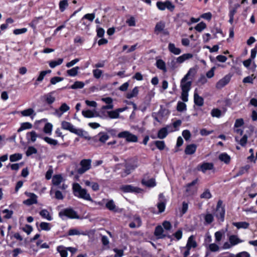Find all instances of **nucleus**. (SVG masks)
Here are the masks:
<instances>
[{
	"label": "nucleus",
	"instance_id": "1",
	"mask_svg": "<svg viewBox=\"0 0 257 257\" xmlns=\"http://www.w3.org/2000/svg\"><path fill=\"white\" fill-rule=\"evenodd\" d=\"M195 73V69L190 68L181 80L180 87L182 90L181 98L184 102H187L188 100V92L191 89L192 85L191 80Z\"/></svg>",
	"mask_w": 257,
	"mask_h": 257
},
{
	"label": "nucleus",
	"instance_id": "2",
	"mask_svg": "<svg viewBox=\"0 0 257 257\" xmlns=\"http://www.w3.org/2000/svg\"><path fill=\"white\" fill-rule=\"evenodd\" d=\"M72 190L75 196L85 200L93 202L90 195L87 192L86 189L82 188L79 184L77 183H73ZM106 200L104 199L102 200V202L94 201V203L95 205H102L106 202Z\"/></svg>",
	"mask_w": 257,
	"mask_h": 257
},
{
	"label": "nucleus",
	"instance_id": "3",
	"mask_svg": "<svg viewBox=\"0 0 257 257\" xmlns=\"http://www.w3.org/2000/svg\"><path fill=\"white\" fill-rule=\"evenodd\" d=\"M61 127L63 130L69 131L71 133H74L78 136L84 137L86 139H90L89 137L85 136V135H87V133L86 132L84 131L82 129H77L75 128L74 125L69 122L66 121H62Z\"/></svg>",
	"mask_w": 257,
	"mask_h": 257
},
{
	"label": "nucleus",
	"instance_id": "4",
	"mask_svg": "<svg viewBox=\"0 0 257 257\" xmlns=\"http://www.w3.org/2000/svg\"><path fill=\"white\" fill-rule=\"evenodd\" d=\"M117 137L124 139L127 142L129 143H136L138 141V137L127 131L119 133L117 134Z\"/></svg>",
	"mask_w": 257,
	"mask_h": 257
},
{
	"label": "nucleus",
	"instance_id": "5",
	"mask_svg": "<svg viewBox=\"0 0 257 257\" xmlns=\"http://www.w3.org/2000/svg\"><path fill=\"white\" fill-rule=\"evenodd\" d=\"M59 216L62 219H64V217H67L71 219H79V216L77 212L72 208H66L61 210L59 213Z\"/></svg>",
	"mask_w": 257,
	"mask_h": 257
},
{
	"label": "nucleus",
	"instance_id": "6",
	"mask_svg": "<svg viewBox=\"0 0 257 257\" xmlns=\"http://www.w3.org/2000/svg\"><path fill=\"white\" fill-rule=\"evenodd\" d=\"M80 168L77 172L79 174H82L91 168V160L90 159H83L80 162Z\"/></svg>",
	"mask_w": 257,
	"mask_h": 257
},
{
	"label": "nucleus",
	"instance_id": "7",
	"mask_svg": "<svg viewBox=\"0 0 257 257\" xmlns=\"http://www.w3.org/2000/svg\"><path fill=\"white\" fill-rule=\"evenodd\" d=\"M156 5L158 9L161 11H164L166 9H167L172 12L175 9V6L170 1L158 2Z\"/></svg>",
	"mask_w": 257,
	"mask_h": 257
},
{
	"label": "nucleus",
	"instance_id": "8",
	"mask_svg": "<svg viewBox=\"0 0 257 257\" xmlns=\"http://www.w3.org/2000/svg\"><path fill=\"white\" fill-rule=\"evenodd\" d=\"M225 215V209L223 206H222V202L219 200L217 205L216 212H215V216L218 219H220L221 221L224 220Z\"/></svg>",
	"mask_w": 257,
	"mask_h": 257
},
{
	"label": "nucleus",
	"instance_id": "9",
	"mask_svg": "<svg viewBox=\"0 0 257 257\" xmlns=\"http://www.w3.org/2000/svg\"><path fill=\"white\" fill-rule=\"evenodd\" d=\"M25 194L29 198L23 201L24 204L29 206L37 203V196L35 194L30 192H25Z\"/></svg>",
	"mask_w": 257,
	"mask_h": 257
},
{
	"label": "nucleus",
	"instance_id": "10",
	"mask_svg": "<svg viewBox=\"0 0 257 257\" xmlns=\"http://www.w3.org/2000/svg\"><path fill=\"white\" fill-rule=\"evenodd\" d=\"M166 202L167 200L163 194H160L159 195V202L157 204V207L160 213L164 211Z\"/></svg>",
	"mask_w": 257,
	"mask_h": 257
},
{
	"label": "nucleus",
	"instance_id": "11",
	"mask_svg": "<svg viewBox=\"0 0 257 257\" xmlns=\"http://www.w3.org/2000/svg\"><path fill=\"white\" fill-rule=\"evenodd\" d=\"M127 107H122L116 109L114 110L107 111L108 117L110 119L118 118L120 117L119 113L125 111Z\"/></svg>",
	"mask_w": 257,
	"mask_h": 257
},
{
	"label": "nucleus",
	"instance_id": "12",
	"mask_svg": "<svg viewBox=\"0 0 257 257\" xmlns=\"http://www.w3.org/2000/svg\"><path fill=\"white\" fill-rule=\"evenodd\" d=\"M198 181V179H196L192 182L187 185L186 192L187 195H192L196 192V187H194V186L197 183Z\"/></svg>",
	"mask_w": 257,
	"mask_h": 257
},
{
	"label": "nucleus",
	"instance_id": "13",
	"mask_svg": "<svg viewBox=\"0 0 257 257\" xmlns=\"http://www.w3.org/2000/svg\"><path fill=\"white\" fill-rule=\"evenodd\" d=\"M120 189L124 193H140L142 191L140 188L130 185H123L121 187Z\"/></svg>",
	"mask_w": 257,
	"mask_h": 257
},
{
	"label": "nucleus",
	"instance_id": "14",
	"mask_svg": "<svg viewBox=\"0 0 257 257\" xmlns=\"http://www.w3.org/2000/svg\"><path fill=\"white\" fill-rule=\"evenodd\" d=\"M70 109V107L65 103L61 104L58 109L55 110L54 114L59 117L62 116L63 114Z\"/></svg>",
	"mask_w": 257,
	"mask_h": 257
},
{
	"label": "nucleus",
	"instance_id": "15",
	"mask_svg": "<svg viewBox=\"0 0 257 257\" xmlns=\"http://www.w3.org/2000/svg\"><path fill=\"white\" fill-rule=\"evenodd\" d=\"M230 78L231 76L229 75H225L216 83V87L217 89H221L229 83Z\"/></svg>",
	"mask_w": 257,
	"mask_h": 257
},
{
	"label": "nucleus",
	"instance_id": "16",
	"mask_svg": "<svg viewBox=\"0 0 257 257\" xmlns=\"http://www.w3.org/2000/svg\"><path fill=\"white\" fill-rule=\"evenodd\" d=\"M173 131V130L170 126L163 127L159 131L158 133V138L160 139H164L167 136L168 132H171Z\"/></svg>",
	"mask_w": 257,
	"mask_h": 257
},
{
	"label": "nucleus",
	"instance_id": "17",
	"mask_svg": "<svg viewBox=\"0 0 257 257\" xmlns=\"http://www.w3.org/2000/svg\"><path fill=\"white\" fill-rule=\"evenodd\" d=\"M105 206L111 211L115 212H119V209L116 207L113 200H106L105 202Z\"/></svg>",
	"mask_w": 257,
	"mask_h": 257
},
{
	"label": "nucleus",
	"instance_id": "18",
	"mask_svg": "<svg viewBox=\"0 0 257 257\" xmlns=\"http://www.w3.org/2000/svg\"><path fill=\"white\" fill-rule=\"evenodd\" d=\"M65 179L60 174L55 175L52 177V184L54 186H58L60 185L62 183L64 182Z\"/></svg>",
	"mask_w": 257,
	"mask_h": 257
},
{
	"label": "nucleus",
	"instance_id": "19",
	"mask_svg": "<svg viewBox=\"0 0 257 257\" xmlns=\"http://www.w3.org/2000/svg\"><path fill=\"white\" fill-rule=\"evenodd\" d=\"M109 139V136L105 133H100L93 138L94 140H98L102 143H104Z\"/></svg>",
	"mask_w": 257,
	"mask_h": 257
},
{
	"label": "nucleus",
	"instance_id": "20",
	"mask_svg": "<svg viewBox=\"0 0 257 257\" xmlns=\"http://www.w3.org/2000/svg\"><path fill=\"white\" fill-rule=\"evenodd\" d=\"M164 232V230L163 227L161 225H158L155 228L154 234L157 238H163L166 236Z\"/></svg>",
	"mask_w": 257,
	"mask_h": 257
},
{
	"label": "nucleus",
	"instance_id": "21",
	"mask_svg": "<svg viewBox=\"0 0 257 257\" xmlns=\"http://www.w3.org/2000/svg\"><path fill=\"white\" fill-rule=\"evenodd\" d=\"M54 93L55 91H52L45 94L44 96L46 102L48 104H51L55 102L56 98L54 96Z\"/></svg>",
	"mask_w": 257,
	"mask_h": 257
},
{
	"label": "nucleus",
	"instance_id": "22",
	"mask_svg": "<svg viewBox=\"0 0 257 257\" xmlns=\"http://www.w3.org/2000/svg\"><path fill=\"white\" fill-rule=\"evenodd\" d=\"M193 57V55L190 53L184 54L178 57L176 59V62L179 64L183 63L185 61L191 59Z\"/></svg>",
	"mask_w": 257,
	"mask_h": 257
},
{
	"label": "nucleus",
	"instance_id": "23",
	"mask_svg": "<svg viewBox=\"0 0 257 257\" xmlns=\"http://www.w3.org/2000/svg\"><path fill=\"white\" fill-rule=\"evenodd\" d=\"M214 165L212 163H203L200 165V170L203 173L207 170L213 169Z\"/></svg>",
	"mask_w": 257,
	"mask_h": 257
},
{
	"label": "nucleus",
	"instance_id": "24",
	"mask_svg": "<svg viewBox=\"0 0 257 257\" xmlns=\"http://www.w3.org/2000/svg\"><path fill=\"white\" fill-rule=\"evenodd\" d=\"M0 213L4 214V219H10L12 217V216L14 214V211L8 209H1L0 208Z\"/></svg>",
	"mask_w": 257,
	"mask_h": 257
},
{
	"label": "nucleus",
	"instance_id": "25",
	"mask_svg": "<svg viewBox=\"0 0 257 257\" xmlns=\"http://www.w3.org/2000/svg\"><path fill=\"white\" fill-rule=\"evenodd\" d=\"M20 113L23 116H31L32 118L36 115L34 110L31 108L22 110Z\"/></svg>",
	"mask_w": 257,
	"mask_h": 257
},
{
	"label": "nucleus",
	"instance_id": "26",
	"mask_svg": "<svg viewBox=\"0 0 257 257\" xmlns=\"http://www.w3.org/2000/svg\"><path fill=\"white\" fill-rule=\"evenodd\" d=\"M142 184L148 187H154L156 185L155 179L151 178L150 179H146L144 178L142 180Z\"/></svg>",
	"mask_w": 257,
	"mask_h": 257
},
{
	"label": "nucleus",
	"instance_id": "27",
	"mask_svg": "<svg viewBox=\"0 0 257 257\" xmlns=\"http://www.w3.org/2000/svg\"><path fill=\"white\" fill-rule=\"evenodd\" d=\"M229 241L233 246L236 245L238 243H241L243 241L239 238L237 235H231L228 238Z\"/></svg>",
	"mask_w": 257,
	"mask_h": 257
},
{
	"label": "nucleus",
	"instance_id": "28",
	"mask_svg": "<svg viewBox=\"0 0 257 257\" xmlns=\"http://www.w3.org/2000/svg\"><path fill=\"white\" fill-rule=\"evenodd\" d=\"M196 149L197 146L195 144H190L187 145L185 150V153L187 155L193 154L196 152Z\"/></svg>",
	"mask_w": 257,
	"mask_h": 257
},
{
	"label": "nucleus",
	"instance_id": "29",
	"mask_svg": "<svg viewBox=\"0 0 257 257\" xmlns=\"http://www.w3.org/2000/svg\"><path fill=\"white\" fill-rule=\"evenodd\" d=\"M185 246L190 249L192 247L195 248L197 246V243L195 240L194 236L191 235L188 238L187 244Z\"/></svg>",
	"mask_w": 257,
	"mask_h": 257
},
{
	"label": "nucleus",
	"instance_id": "30",
	"mask_svg": "<svg viewBox=\"0 0 257 257\" xmlns=\"http://www.w3.org/2000/svg\"><path fill=\"white\" fill-rule=\"evenodd\" d=\"M169 50L175 55H179L181 53V50L180 48H177L175 44L173 43H169L168 45Z\"/></svg>",
	"mask_w": 257,
	"mask_h": 257
},
{
	"label": "nucleus",
	"instance_id": "31",
	"mask_svg": "<svg viewBox=\"0 0 257 257\" xmlns=\"http://www.w3.org/2000/svg\"><path fill=\"white\" fill-rule=\"evenodd\" d=\"M82 115L86 118H92L97 116L96 111L95 110H91L89 109L86 110H83L82 111Z\"/></svg>",
	"mask_w": 257,
	"mask_h": 257
},
{
	"label": "nucleus",
	"instance_id": "32",
	"mask_svg": "<svg viewBox=\"0 0 257 257\" xmlns=\"http://www.w3.org/2000/svg\"><path fill=\"white\" fill-rule=\"evenodd\" d=\"M39 214L42 218L46 219L48 221H51L53 219L52 216L47 209H42L40 211Z\"/></svg>",
	"mask_w": 257,
	"mask_h": 257
},
{
	"label": "nucleus",
	"instance_id": "33",
	"mask_svg": "<svg viewBox=\"0 0 257 257\" xmlns=\"http://www.w3.org/2000/svg\"><path fill=\"white\" fill-rule=\"evenodd\" d=\"M194 103L198 106H201L203 104V99L202 97L200 96L198 93L196 92L194 94Z\"/></svg>",
	"mask_w": 257,
	"mask_h": 257
},
{
	"label": "nucleus",
	"instance_id": "34",
	"mask_svg": "<svg viewBox=\"0 0 257 257\" xmlns=\"http://www.w3.org/2000/svg\"><path fill=\"white\" fill-rule=\"evenodd\" d=\"M232 224L237 229L243 228L246 229L249 227V224L245 221L233 222Z\"/></svg>",
	"mask_w": 257,
	"mask_h": 257
},
{
	"label": "nucleus",
	"instance_id": "35",
	"mask_svg": "<svg viewBox=\"0 0 257 257\" xmlns=\"http://www.w3.org/2000/svg\"><path fill=\"white\" fill-rule=\"evenodd\" d=\"M38 135L35 131H31L27 134V138L28 141H31L33 143L36 141Z\"/></svg>",
	"mask_w": 257,
	"mask_h": 257
},
{
	"label": "nucleus",
	"instance_id": "36",
	"mask_svg": "<svg viewBox=\"0 0 257 257\" xmlns=\"http://www.w3.org/2000/svg\"><path fill=\"white\" fill-rule=\"evenodd\" d=\"M202 216L205 220V224H210L214 220V216L211 213H207L206 214H202Z\"/></svg>",
	"mask_w": 257,
	"mask_h": 257
},
{
	"label": "nucleus",
	"instance_id": "37",
	"mask_svg": "<svg viewBox=\"0 0 257 257\" xmlns=\"http://www.w3.org/2000/svg\"><path fill=\"white\" fill-rule=\"evenodd\" d=\"M218 158L221 161L223 162L224 163L227 164L229 163L230 161V156L226 153L220 154L219 155Z\"/></svg>",
	"mask_w": 257,
	"mask_h": 257
},
{
	"label": "nucleus",
	"instance_id": "38",
	"mask_svg": "<svg viewBox=\"0 0 257 257\" xmlns=\"http://www.w3.org/2000/svg\"><path fill=\"white\" fill-rule=\"evenodd\" d=\"M165 27V23L163 21H160L157 23L155 28V32L156 33L158 34L161 32Z\"/></svg>",
	"mask_w": 257,
	"mask_h": 257
},
{
	"label": "nucleus",
	"instance_id": "39",
	"mask_svg": "<svg viewBox=\"0 0 257 257\" xmlns=\"http://www.w3.org/2000/svg\"><path fill=\"white\" fill-rule=\"evenodd\" d=\"M139 93V87L136 86L131 92L126 94V97L128 99H131L133 97H136Z\"/></svg>",
	"mask_w": 257,
	"mask_h": 257
},
{
	"label": "nucleus",
	"instance_id": "40",
	"mask_svg": "<svg viewBox=\"0 0 257 257\" xmlns=\"http://www.w3.org/2000/svg\"><path fill=\"white\" fill-rule=\"evenodd\" d=\"M57 250L60 253L61 257H67V247L63 246H58L57 247Z\"/></svg>",
	"mask_w": 257,
	"mask_h": 257
},
{
	"label": "nucleus",
	"instance_id": "41",
	"mask_svg": "<svg viewBox=\"0 0 257 257\" xmlns=\"http://www.w3.org/2000/svg\"><path fill=\"white\" fill-rule=\"evenodd\" d=\"M206 248L211 252H217L220 250L219 245L215 243L209 244L206 246Z\"/></svg>",
	"mask_w": 257,
	"mask_h": 257
},
{
	"label": "nucleus",
	"instance_id": "42",
	"mask_svg": "<svg viewBox=\"0 0 257 257\" xmlns=\"http://www.w3.org/2000/svg\"><path fill=\"white\" fill-rule=\"evenodd\" d=\"M156 66L158 68L163 70L164 72L167 71L166 64L163 60H158L156 62Z\"/></svg>",
	"mask_w": 257,
	"mask_h": 257
},
{
	"label": "nucleus",
	"instance_id": "43",
	"mask_svg": "<svg viewBox=\"0 0 257 257\" xmlns=\"http://www.w3.org/2000/svg\"><path fill=\"white\" fill-rule=\"evenodd\" d=\"M68 7V2L67 0H62L59 3V10L61 12H63Z\"/></svg>",
	"mask_w": 257,
	"mask_h": 257
},
{
	"label": "nucleus",
	"instance_id": "44",
	"mask_svg": "<svg viewBox=\"0 0 257 257\" xmlns=\"http://www.w3.org/2000/svg\"><path fill=\"white\" fill-rule=\"evenodd\" d=\"M22 159V154L20 153H15L10 155V160L11 162H14L19 161Z\"/></svg>",
	"mask_w": 257,
	"mask_h": 257
},
{
	"label": "nucleus",
	"instance_id": "45",
	"mask_svg": "<svg viewBox=\"0 0 257 257\" xmlns=\"http://www.w3.org/2000/svg\"><path fill=\"white\" fill-rule=\"evenodd\" d=\"M79 70V67L78 66H76V67H74L71 69L68 70L67 71V73L69 76L74 77L77 75Z\"/></svg>",
	"mask_w": 257,
	"mask_h": 257
},
{
	"label": "nucleus",
	"instance_id": "46",
	"mask_svg": "<svg viewBox=\"0 0 257 257\" xmlns=\"http://www.w3.org/2000/svg\"><path fill=\"white\" fill-rule=\"evenodd\" d=\"M69 235H85L83 232L80 231L78 229L72 228L70 229L68 232Z\"/></svg>",
	"mask_w": 257,
	"mask_h": 257
},
{
	"label": "nucleus",
	"instance_id": "47",
	"mask_svg": "<svg viewBox=\"0 0 257 257\" xmlns=\"http://www.w3.org/2000/svg\"><path fill=\"white\" fill-rule=\"evenodd\" d=\"M32 127V124L28 122H23L21 124L20 127L18 130V132H20L25 130L30 129Z\"/></svg>",
	"mask_w": 257,
	"mask_h": 257
},
{
	"label": "nucleus",
	"instance_id": "48",
	"mask_svg": "<svg viewBox=\"0 0 257 257\" xmlns=\"http://www.w3.org/2000/svg\"><path fill=\"white\" fill-rule=\"evenodd\" d=\"M235 140L236 142H238L241 146L244 147L245 146L247 140V136L246 135H244L242 138L239 140V139L237 137H235Z\"/></svg>",
	"mask_w": 257,
	"mask_h": 257
},
{
	"label": "nucleus",
	"instance_id": "49",
	"mask_svg": "<svg viewBox=\"0 0 257 257\" xmlns=\"http://www.w3.org/2000/svg\"><path fill=\"white\" fill-rule=\"evenodd\" d=\"M63 62V59L59 58L57 60L51 61L49 62V64L51 68H54L58 65H61Z\"/></svg>",
	"mask_w": 257,
	"mask_h": 257
},
{
	"label": "nucleus",
	"instance_id": "50",
	"mask_svg": "<svg viewBox=\"0 0 257 257\" xmlns=\"http://www.w3.org/2000/svg\"><path fill=\"white\" fill-rule=\"evenodd\" d=\"M84 86V83L81 81H76L74 83L70 86V88L73 89H81Z\"/></svg>",
	"mask_w": 257,
	"mask_h": 257
},
{
	"label": "nucleus",
	"instance_id": "51",
	"mask_svg": "<svg viewBox=\"0 0 257 257\" xmlns=\"http://www.w3.org/2000/svg\"><path fill=\"white\" fill-rule=\"evenodd\" d=\"M53 128V125L49 122H47L45 124L43 131L45 133L47 134H51L52 133Z\"/></svg>",
	"mask_w": 257,
	"mask_h": 257
},
{
	"label": "nucleus",
	"instance_id": "52",
	"mask_svg": "<svg viewBox=\"0 0 257 257\" xmlns=\"http://www.w3.org/2000/svg\"><path fill=\"white\" fill-rule=\"evenodd\" d=\"M51 72V70H46V71H41L38 76V77L37 79V81L39 82L42 81L44 77L46 76V74H49Z\"/></svg>",
	"mask_w": 257,
	"mask_h": 257
},
{
	"label": "nucleus",
	"instance_id": "53",
	"mask_svg": "<svg viewBox=\"0 0 257 257\" xmlns=\"http://www.w3.org/2000/svg\"><path fill=\"white\" fill-rule=\"evenodd\" d=\"M206 28V25L205 23L201 22L200 23L198 24L195 27V29L199 32H201L203 30H204Z\"/></svg>",
	"mask_w": 257,
	"mask_h": 257
},
{
	"label": "nucleus",
	"instance_id": "54",
	"mask_svg": "<svg viewBox=\"0 0 257 257\" xmlns=\"http://www.w3.org/2000/svg\"><path fill=\"white\" fill-rule=\"evenodd\" d=\"M40 227L41 230L49 231L51 229V225L49 223L42 222L40 224Z\"/></svg>",
	"mask_w": 257,
	"mask_h": 257
},
{
	"label": "nucleus",
	"instance_id": "55",
	"mask_svg": "<svg viewBox=\"0 0 257 257\" xmlns=\"http://www.w3.org/2000/svg\"><path fill=\"white\" fill-rule=\"evenodd\" d=\"M44 141L47 142L48 144L52 146H56L58 144V141L56 140L53 139L52 138L46 137L43 138Z\"/></svg>",
	"mask_w": 257,
	"mask_h": 257
},
{
	"label": "nucleus",
	"instance_id": "56",
	"mask_svg": "<svg viewBox=\"0 0 257 257\" xmlns=\"http://www.w3.org/2000/svg\"><path fill=\"white\" fill-rule=\"evenodd\" d=\"M95 17V15L94 13L87 14L82 17L81 19V21H84V19H87L90 22H92L94 20Z\"/></svg>",
	"mask_w": 257,
	"mask_h": 257
},
{
	"label": "nucleus",
	"instance_id": "57",
	"mask_svg": "<svg viewBox=\"0 0 257 257\" xmlns=\"http://www.w3.org/2000/svg\"><path fill=\"white\" fill-rule=\"evenodd\" d=\"M177 109L179 111H183L186 110V104L181 101H179L177 106Z\"/></svg>",
	"mask_w": 257,
	"mask_h": 257
},
{
	"label": "nucleus",
	"instance_id": "58",
	"mask_svg": "<svg viewBox=\"0 0 257 257\" xmlns=\"http://www.w3.org/2000/svg\"><path fill=\"white\" fill-rule=\"evenodd\" d=\"M37 153V150L33 147H29L26 152V155L27 156H31L33 154H35Z\"/></svg>",
	"mask_w": 257,
	"mask_h": 257
},
{
	"label": "nucleus",
	"instance_id": "59",
	"mask_svg": "<svg viewBox=\"0 0 257 257\" xmlns=\"http://www.w3.org/2000/svg\"><path fill=\"white\" fill-rule=\"evenodd\" d=\"M92 73H93V76L95 78L99 79L102 74V71L100 69H94L92 71Z\"/></svg>",
	"mask_w": 257,
	"mask_h": 257
},
{
	"label": "nucleus",
	"instance_id": "60",
	"mask_svg": "<svg viewBox=\"0 0 257 257\" xmlns=\"http://www.w3.org/2000/svg\"><path fill=\"white\" fill-rule=\"evenodd\" d=\"M255 76L252 74L251 76H247L243 78V82L244 83H252L253 80L255 79Z\"/></svg>",
	"mask_w": 257,
	"mask_h": 257
},
{
	"label": "nucleus",
	"instance_id": "61",
	"mask_svg": "<svg viewBox=\"0 0 257 257\" xmlns=\"http://www.w3.org/2000/svg\"><path fill=\"white\" fill-rule=\"evenodd\" d=\"M162 226L166 231H169L172 228V225L170 222L168 221H164L162 223Z\"/></svg>",
	"mask_w": 257,
	"mask_h": 257
},
{
	"label": "nucleus",
	"instance_id": "62",
	"mask_svg": "<svg viewBox=\"0 0 257 257\" xmlns=\"http://www.w3.org/2000/svg\"><path fill=\"white\" fill-rule=\"evenodd\" d=\"M27 32V29L26 28L22 29H17L14 30L13 33L15 35H18L25 33Z\"/></svg>",
	"mask_w": 257,
	"mask_h": 257
},
{
	"label": "nucleus",
	"instance_id": "63",
	"mask_svg": "<svg viewBox=\"0 0 257 257\" xmlns=\"http://www.w3.org/2000/svg\"><path fill=\"white\" fill-rule=\"evenodd\" d=\"M182 136L186 141H188L191 138V133L188 130H184L182 132Z\"/></svg>",
	"mask_w": 257,
	"mask_h": 257
},
{
	"label": "nucleus",
	"instance_id": "64",
	"mask_svg": "<svg viewBox=\"0 0 257 257\" xmlns=\"http://www.w3.org/2000/svg\"><path fill=\"white\" fill-rule=\"evenodd\" d=\"M155 145L156 147L161 150H163L165 148V145L164 141H157L155 142Z\"/></svg>",
	"mask_w": 257,
	"mask_h": 257
}]
</instances>
